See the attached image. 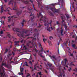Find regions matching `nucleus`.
Wrapping results in <instances>:
<instances>
[{
  "label": "nucleus",
  "instance_id": "obj_1",
  "mask_svg": "<svg viewBox=\"0 0 77 77\" xmlns=\"http://www.w3.org/2000/svg\"><path fill=\"white\" fill-rule=\"evenodd\" d=\"M40 21H43L44 23H46L44 24V25H45V26H46L47 27V28H45V30H47L49 32H51V30L50 29H51L52 30H53V27H49V26H50H50H51V23H53V21L51 20H50L48 21V19L47 17L45 16H42L41 17V18L40 19Z\"/></svg>",
  "mask_w": 77,
  "mask_h": 77
},
{
  "label": "nucleus",
  "instance_id": "obj_2",
  "mask_svg": "<svg viewBox=\"0 0 77 77\" xmlns=\"http://www.w3.org/2000/svg\"><path fill=\"white\" fill-rule=\"evenodd\" d=\"M13 30L15 32H18V34H17V35L18 36H21V37H23V36H29V34H27V35H24L25 34H27L29 32H31L32 31V29L30 28L28 31H26V32H24L23 31L22 32L20 31V29L18 28H13Z\"/></svg>",
  "mask_w": 77,
  "mask_h": 77
},
{
  "label": "nucleus",
  "instance_id": "obj_3",
  "mask_svg": "<svg viewBox=\"0 0 77 77\" xmlns=\"http://www.w3.org/2000/svg\"><path fill=\"white\" fill-rule=\"evenodd\" d=\"M38 46L40 49L41 48H42V49L41 50L38 52V55H39V56H40L42 57H43V58H44L45 57L44 56H42V54L43 53V51L44 50V49H43V48L42 47V45H41V43H39Z\"/></svg>",
  "mask_w": 77,
  "mask_h": 77
},
{
  "label": "nucleus",
  "instance_id": "obj_4",
  "mask_svg": "<svg viewBox=\"0 0 77 77\" xmlns=\"http://www.w3.org/2000/svg\"><path fill=\"white\" fill-rule=\"evenodd\" d=\"M33 8H34V11H36L37 12V14L38 17V18H39L40 16H41V11H40L39 10L37 11L36 9H35V5H33V4H32Z\"/></svg>",
  "mask_w": 77,
  "mask_h": 77
},
{
  "label": "nucleus",
  "instance_id": "obj_5",
  "mask_svg": "<svg viewBox=\"0 0 77 77\" xmlns=\"http://www.w3.org/2000/svg\"><path fill=\"white\" fill-rule=\"evenodd\" d=\"M33 9L31 8L30 9L29 8V7H28V11H30V12H29V13H31V14L30 15V17L31 16H32V17L31 19V21H32V20L33 18H34V16H33V14H32V12H33V10H32Z\"/></svg>",
  "mask_w": 77,
  "mask_h": 77
},
{
  "label": "nucleus",
  "instance_id": "obj_6",
  "mask_svg": "<svg viewBox=\"0 0 77 77\" xmlns=\"http://www.w3.org/2000/svg\"><path fill=\"white\" fill-rule=\"evenodd\" d=\"M50 10L52 11L54 13H58L59 12V10L55 8H50Z\"/></svg>",
  "mask_w": 77,
  "mask_h": 77
},
{
  "label": "nucleus",
  "instance_id": "obj_7",
  "mask_svg": "<svg viewBox=\"0 0 77 77\" xmlns=\"http://www.w3.org/2000/svg\"><path fill=\"white\" fill-rule=\"evenodd\" d=\"M13 18H17V17L16 16H10L8 17V22H11V21L12 19Z\"/></svg>",
  "mask_w": 77,
  "mask_h": 77
},
{
  "label": "nucleus",
  "instance_id": "obj_8",
  "mask_svg": "<svg viewBox=\"0 0 77 77\" xmlns=\"http://www.w3.org/2000/svg\"><path fill=\"white\" fill-rule=\"evenodd\" d=\"M7 36H8L9 38H10L11 40L12 39V38L13 39V41H14V40H15V39H17V38H15L14 37L12 36L10 34H8L7 35Z\"/></svg>",
  "mask_w": 77,
  "mask_h": 77
},
{
  "label": "nucleus",
  "instance_id": "obj_9",
  "mask_svg": "<svg viewBox=\"0 0 77 77\" xmlns=\"http://www.w3.org/2000/svg\"><path fill=\"white\" fill-rule=\"evenodd\" d=\"M20 70L21 72H19L18 74L19 75H23V71H24V68H20Z\"/></svg>",
  "mask_w": 77,
  "mask_h": 77
},
{
  "label": "nucleus",
  "instance_id": "obj_10",
  "mask_svg": "<svg viewBox=\"0 0 77 77\" xmlns=\"http://www.w3.org/2000/svg\"><path fill=\"white\" fill-rule=\"evenodd\" d=\"M1 67H0V75H1L0 77H3V76H4V75H5V76H6V74L5 73H3L1 72Z\"/></svg>",
  "mask_w": 77,
  "mask_h": 77
},
{
  "label": "nucleus",
  "instance_id": "obj_11",
  "mask_svg": "<svg viewBox=\"0 0 77 77\" xmlns=\"http://www.w3.org/2000/svg\"><path fill=\"white\" fill-rule=\"evenodd\" d=\"M21 12H22V10L20 11H17V15H20L21 14Z\"/></svg>",
  "mask_w": 77,
  "mask_h": 77
},
{
  "label": "nucleus",
  "instance_id": "obj_12",
  "mask_svg": "<svg viewBox=\"0 0 77 77\" xmlns=\"http://www.w3.org/2000/svg\"><path fill=\"white\" fill-rule=\"evenodd\" d=\"M26 21H27L25 20L24 19L23 20V21L21 23L22 26H24V23H26Z\"/></svg>",
  "mask_w": 77,
  "mask_h": 77
},
{
  "label": "nucleus",
  "instance_id": "obj_13",
  "mask_svg": "<svg viewBox=\"0 0 77 77\" xmlns=\"http://www.w3.org/2000/svg\"><path fill=\"white\" fill-rule=\"evenodd\" d=\"M39 35V33H35L33 35L34 36V37H35L36 36L37 38H38V35Z\"/></svg>",
  "mask_w": 77,
  "mask_h": 77
},
{
  "label": "nucleus",
  "instance_id": "obj_14",
  "mask_svg": "<svg viewBox=\"0 0 77 77\" xmlns=\"http://www.w3.org/2000/svg\"><path fill=\"white\" fill-rule=\"evenodd\" d=\"M62 15L63 16H61V18L62 20V24H63V22H64V20H63V18H64V15H63V14H62Z\"/></svg>",
  "mask_w": 77,
  "mask_h": 77
},
{
  "label": "nucleus",
  "instance_id": "obj_15",
  "mask_svg": "<svg viewBox=\"0 0 77 77\" xmlns=\"http://www.w3.org/2000/svg\"><path fill=\"white\" fill-rule=\"evenodd\" d=\"M48 12V14H49L50 16H54L53 14L50 11H49Z\"/></svg>",
  "mask_w": 77,
  "mask_h": 77
},
{
  "label": "nucleus",
  "instance_id": "obj_16",
  "mask_svg": "<svg viewBox=\"0 0 77 77\" xmlns=\"http://www.w3.org/2000/svg\"><path fill=\"white\" fill-rule=\"evenodd\" d=\"M63 26H64L65 30L67 31L68 30V29H67V26H66V24H65V23H64L63 24Z\"/></svg>",
  "mask_w": 77,
  "mask_h": 77
},
{
  "label": "nucleus",
  "instance_id": "obj_17",
  "mask_svg": "<svg viewBox=\"0 0 77 77\" xmlns=\"http://www.w3.org/2000/svg\"><path fill=\"white\" fill-rule=\"evenodd\" d=\"M68 53H69V54H68L69 56H72V57H73V54H72L69 51Z\"/></svg>",
  "mask_w": 77,
  "mask_h": 77
},
{
  "label": "nucleus",
  "instance_id": "obj_18",
  "mask_svg": "<svg viewBox=\"0 0 77 77\" xmlns=\"http://www.w3.org/2000/svg\"><path fill=\"white\" fill-rule=\"evenodd\" d=\"M19 42H20L19 41H15L14 42V43H15L14 45H17L18 43H19Z\"/></svg>",
  "mask_w": 77,
  "mask_h": 77
},
{
  "label": "nucleus",
  "instance_id": "obj_19",
  "mask_svg": "<svg viewBox=\"0 0 77 77\" xmlns=\"http://www.w3.org/2000/svg\"><path fill=\"white\" fill-rule=\"evenodd\" d=\"M63 29H61L60 30V34L61 36H63Z\"/></svg>",
  "mask_w": 77,
  "mask_h": 77
},
{
  "label": "nucleus",
  "instance_id": "obj_20",
  "mask_svg": "<svg viewBox=\"0 0 77 77\" xmlns=\"http://www.w3.org/2000/svg\"><path fill=\"white\" fill-rule=\"evenodd\" d=\"M16 8H17V5L15 4L14 7V8H13V10H17V9Z\"/></svg>",
  "mask_w": 77,
  "mask_h": 77
},
{
  "label": "nucleus",
  "instance_id": "obj_21",
  "mask_svg": "<svg viewBox=\"0 0 77 77\" xmlns=\"http://www.w3.org/2000/svg\"><path fill=\"white\" fill-rule=\"evenodd\" d=\"M52 58L55 59V60H56V56H54V55H53L51 57V59Z\"/></svg>",
  "mask_w": 77,
  "mask_h": 77
},
{
  "label": "nucleus",
  "instance_id": "obj_22",
  "mask_svg": "<svg viewBox=\"0 0 77 77\" xmlns=\"http://www.w3.org/2000/svg\"><path fill=\"white\" fill-rule=\"evenodd\" d=\"M65 15H66V17L67 18H69V15L68 14H65Z\"/></svg>",
  "mask_w": 77,
  "mask_h": 77
},
{
  "label": "nucleus",
  "instance_id": "obj_23",
  "mask_svg": "<svg viewBox=\"0 0 77 77\" xmlns=\"http://www.w3.org/2000/svg\"><path fill=\"white\" fill-rule=\"evenodd\" d=\"M38 30L40 31V30H39V29H34V32H38Z\"/></svg>",
  "mask_w": 77,
  "mask_h": 77
},
{
  "label": "nucleus",
  "instance_id": "obj_24",
  "mask_svg": "<svg viewBox=\"0 0 77 77\" xmlns=\"http://www.w3.org/2000/svg\"><path fill=\"white\" fill-rule=\"evenodd\" d=\"M64 61H65V64L63 65L64 66H65L66 63V62H67V60L66 59H65Z\"/></svg>",
  "mask_w": 77,
  "mask_h": 77
},
{
  "label": "nucleus",
  "instance_id": "obj_25",
  "mask_svg": "<svg viewBox=\"0 0 77 77\" xmlns=\"http://www.w3.org/2000/svg\"><path fill=\"white\" fill-rule=\"evenodd\" d=\"M59 5V3H56L55 4H51V5H52V6H55V5Z\"/></svg>",
  "mask_w": 77,
  "mask_h": 77
},
{
  "label": "nucleus",
  "instance_id": "obj_26",
  "mask_svg": "<svg viewBox=\"0 0 77 77\" xmlns=\"http://www.w3.org/2000/svg\"><path fill=\"white\" fill-rule=\"evenodd\" d=\"M48 65L49 67L50 68V67H51V65H52V64L51 63H48Z\"/></svg>",
  "mask_w": 77,
  "mask_h": 77
},
{
  "label": "nucleus",
  "instance_id": "obj_27",
  "mask_svg": "<svg viewBox=\"0 0 77 77\" xmlns=\"http://www.w3.org/2000/svg\"><path fill=\"white\" fill-rule=\"evenodd\" d=\"M39 26H37L38 29H39V28H40L41 26H42V25H40V24L39 23Z\"/></svg>",
  "mask_w": 77,
  "mask_h": 77
},
{
  "label": "nucleus",
  "instance_id": "obj_28",
  "mask_svg": "<svg viewBox=\"0 0 77 77\" xmlns=\"http://www.w3.org/2000/svg\"><path fill=\"white\" fill-rule=\"evenodd\" d=\"M2 66H3V65H5V66H6L7 65L6 64V63H2Z\"/></svg>",
  "mask_w": 77,
  "mask_h": 77
},
{
  "label": "nucleus",
  "instance_id": "obj_29",
  "mask_svg": "<svg viewBox=\"0 0 77 77\" xmlns=\"http://www.w3.org/2000/svg\"><path fill=\"white\" fill-rule=\"evenodd\" d=\"M34 70H36V65H35L34 67Z\"/></svg>",
  "mask_w": 77,
  "mask_h": 77
},
{
  "label": "nucleus",
  "instance_id": "obj_30",
  "mask_svg": "<svg viewBox=\"0 0 77 77\" xmlns=\"http://www.w3.org/2000/svg\"><path fill=\"white\" fill-rule=\"evenodd\" d=\"M23 45H24L23 48H25V50H27V48H26V46L24 45V44H23Z\"/></svg>",
  "mask_w": 77,
  "mask_h": 77
},
{
  "label": "nucleus",
  "instance_id": "obj_31",
  "mask_svg": "<svg viewBox=\"0 0 77 77\" xmlns=\"http://www.w3.org/2000/svg\"><path fill=\"white\" fill-rule=\"evenodd\" d=\"M8 51V49L6 48L5 50V52L4 54H6V52Z\"/></svg>",
  "mask_w": 77,
  "mask_h": 77
},
{
  "label": "nucleus",
  "instance_id": "obj_32",
  "mask_svg": "<svg viewBox=\"0 0 77 77\" xmlns=\"http://www.w3.org/2000/svg\"><path fill=\"white\" fill-rule=\"evenodd\" d=\"M25 66H29L28 65L27 63V62H25Z\"/></svg>",
  "mask_w": 77,
  "mask_h": 77
},
{
  "label": "nucleus",
  "instance_id": "obj_33",
  "mask_svg": "<svg viewBox=\"0 0 77 77\" xmlns=\"http://www.w3.org/2000/svg\"><path fill=\"white\" fill-rule=\"evenodd\" d=\"M33 54L34 56H35V57H36V53H33Z\"/></svg>",
  "mask_w": 77,
  "mask_h": 77
},
{
  "label": "nucleus",
  "instance_id": "obj_34",
  "mask_svg": "<svg viewBox=\"0 0 77 77\" xmlns=\"http://www.w3.org/2000/svg\"><path fill=\"white\" fill-rule=\"evenodd\" d=\"M38 74H39V75H42V74H41V72H38Z\"/></svg>",
  "mask_w": 77,
  "mask_h": 77
},
{
  "label": "nucleus",
  "instance_id": "obj_35",
  "mask_svg": "<svg viewBox=\"0 0 77 77\" xmlns=\"http://www.w3.org/2000/svg\"><path fill=\"white\" fill-rule=\"evenodd\" d=\"M72 70V69L71 68H69V69H68V71H69V72H71V71Z\"/></svg>",
  "mask_w": 77,
  "mask_h": 77
},
{
  "label": "nucleus",
  "instance_id": "obj_36",
  "mask_svg": "<svg viewBox=\"0 0 77 77\" xmlns=\"http://www.w3.org/2000/svg\"><path fill=\"white\" fill-rule=\"evenodd\" d=\"M73 71L77 72V68H76L75 69H73Z\"/></svg>",
  "mask_w": 77,
  "mask_h": 77
},
{
  "label": "nucleus",
  "instance_id": "obj_37",
  "mask_svg": "<svg viewBox=\"0 0 77 77\" xmlns=\"http://www.w3.org/2000/svg\"><path fill=\"white\" fill-rule=\"evenodd\" d=\"M29 63H30V64H31L32 66H33V64H32V62H31V61H29Z\"/></svg>",
  "mask_w": 77,
  "mask_h": 77
},
{
  "label": "nucleus",
  "instance_id": "obj_38",
  "mask_svg": "<svg viewBox=\"0 0 77 77\" xmlns=\"http://www.w3.org/2000/svg\"><path fill=\"white\" fill-rule=\"evenodd\" d=\"M68 41H66V42L64 43V44L65 45H66V44H68Z\"/></svg>",
  "mask_w": 77,
  "mask_h": 77
},
{
  "label": "nucleus",
  "instance_id": "obj_39",
  "mask_svg": "<svg viewBox=\"0 0 77 77\" xmlns=\"http://www.w3.org/2000/svg\"><path fill=\"white\" fill-rule=\"evenodd\" d=\"M48 42L49 45H50L51 44V42L49 41H48Z\"/></svg>",
  "mask_w": 77,
  "mask_h": 77
},
{
  "label": "nucleus",
  "instance_id": "obj_40",
  "mask_svg": "<svg viewBox=\"0 0 77 77\" xmlns=\"http://www.w3.org/2000/svg\"><path fill=\"white\" fill-rule=\"evenodd\" d=\"M72 47H73V48H74V47H75V44H73L72 45Z\"/></svg>",
  "mask_w": 77,
  "mask_h": 77
},
{
  "label": "nucleus",
  "instance_id": "obj_41",
  "mask_svg": "<svg viewBox=\"0 0 77 77\" xmlns=\"http://www.w3.org/2000/svg\"><path fill=\"white\" fill-rule=\"evenodd\" d=\"M1 9V10H4V9H3V5H2Z\"/></svg>",
  "mask_w": 77,
  "mask_h": 77
},
{
  "label": "nucleus",
  "instance_id": "obj_42",
  "mask_svg": "<svg viewBox=\"0 0 77 77\" xmlns=\"http://www.w3.org/2000/svg\"><path fill=\"white\" fill-rule=\"evenodd\" d=\"M3 30H2L1 32H0V34L1 35H2V34H3Z\"/></svg>",
  "mask_w": 77,
  "mask_h": 77
},
{
  "label": "nucleus",
  "instance_id": "obj_43",
  "mask_svg": "<svg viewBox=\"0 0 77 77\" xmlns=\"http://www.w3.org/2000/svg\"><path fill=\"white\" fill-rule=\"evenodd\" d=\"M1 68H2V69H4V67L3 66H2V65H1Z\"/></svg>",
  "mask_w": 77,
  "mask_h": 77
},
{
  "label": "nucleus",
  "instance_id": "obj_44",
  "mask_svg": "<svg viewBox=\"0 0 77 77\" xmlns=\"http://www.w3.org/2000/svg\"><path fill=\"white\" fill-rule=\"evenodd\" d=\"M16 50L17 49H16V48H14L13 49V51H16Z\"/></svg>",
  "mask_w": 77,
  "mask_h": 77
},
{
  "label": "nucleus",
  "instance_id": "obj_45",
  "mask_svg": "<svg viewBox=\"0 0 77 77\" xmlns=\"http://www.w3.org/2000/svg\"><path fill=\"white\" fill-rule=\"evenodd\" d=\"M45 41H47V39H43V41L44 42V43H45Z\"/></svg>",
  "mask_w": 77,
  "mask_h": 77
},
{
  "label": "nucleus",
  "instance_id": "obj_46",
  "mask_svg": "<svg viewBox=\"0 0 77 77\" xmlns=\"http://www.w3.org/2000/svg\"><path fill=\"white\" fill-rule=\"evenodd\" d=\"M29 45H30V44H29V43H27L26 44V45L28 47H29Z\"/></svg>",
  "mask_w": 77,
  "mask_h": 77
},
{
  "label": "nucleus",
  "instance_id": "obj_47",
  "mask_svg": "<svg viewBox=\"0 0 77 77\" xmlns=\"http://www.w3.org/2000/svg\"><path fill=\"white\" fill-rule=\"evenodd\" d=\"M30 20H29L28 21V24H30Z\"/></svg>",
  "mask_w": 77,
  "mask_h": 77
},
{
  "label": "nucleus",
  "instance_id": "obj_48",
  "mask_svg": "<svg viewBox=\"0 0 77 77\" xmlns=\"http://www.w3.org/2000/svg\"><path fill=\"white\" fill-rule=\"evenodd\" d=\"M37 68H38L40 69H42V68H40L38 66H37Z\"/></svg>",
  "mask_w": 77,
  "mask_h": 77
},
{
  "label": "nucleus",
  "instance_id": "obj_49",
  "mask_svg": "<svg viewBox=\"0 0 77 77\" xmlns=\"http://www.w3.org/2000/svg\"><path fill=\"white\" fill-rule=\"evenodd\" d=\"M35 51L36 53H37V52L38 51V50L36 49V48H35Z\"/></svg>",
  "mask_w": 77,
  "mask_h": 77
},
{
  "label": "nucleus",
  "instance_id": "obj_50",
  "mask_svg": "<svg viewBox=\"0 0 77 77\" xmlns=\"http://www.w3.org/2000/svg\"><path fill=\"white\" fill-rule=\"evenodd\" d=\"M3 71H2V73H5V70H4V69H3Z\"/></svg>",
  "mask_w": 77,
  "mask_h": 77
},
{
  "label": "nucleus",
  "instance_id": "obj_51",
  "mask_svg": "<svg viewBox=\"0 0 77 77\" xmlns=\"http://www.w3.org/2000/svg\"><path fill=\"white\" fill-rule=\"evenodd\" d=\"M73 27H74V28H77V26H75V25H74L73 26Z\"/></svg>",
  "mask_w": 77,
  "mask_h": 77
},
{
  "label": "nucleus",
  "instance_id": "obj_52",
  "mask_svg": "<svg viewBox=\"0 0 77 77\" xmlns=\"http://www.w3.org/2000/svg\"><path fill=\"white\" fill-rule=\"evenodd\" d=\"M57 25H59V24L60 25V23H59V22L57 21Z\"/></svg>",
  "mask_w": 77,
  "mask_h": 77
},
{
  "label": "nucleus",
  "instance_id": "obj_53",
  "mask_svg": "<svg viewBox=\"0 0 77 77\" xmlns=\"http://www.w3.org/2000/svg\"><path fill=\"white\" fill-rule=\"evenodd\" d=\"M60 75L61 77H62V73H61L60 74Z\"/></svg>",
  "mask_w": 77,
  "mask_h": 77
},
{
  "label": "nucleus",
  "instance_id": "obj_54",
  "mask_svg": "<svg viewBox=\"0 0 77 77\" xmlns=\"http://www.w3.org/2000/svg\"><path fill=\"white\" fill-rule=\"evenodd\" d=\"M72 63L73 62H72L71 63H70V65H73V66H74V64H72Z\"/></svg>",
  "mask_w": 77,
  "mask_h": 77
},
{
  "label": "nucleus",
  "instance_id": "obj_55",
  "mask_svg": "<svg viewBox=\"0 0 77 77\" xmlns=\"http://www.w3.org/2000/svg\"><path fill=\"white\" fill-rule=\"evenodd\" d=\"M11 54H9L8 55V57H9V56H11Z\"/></svg>",
  "mask_w": 77,
  "mask_h": 77
},
{
  "label": "nucleus",
  "instance_id": "obj_56",
  "mask_svg": "<svg viewBox=\"0 0 77 77\" xmlns=\"http://www.w3.org/2000/svg\"><path fill=\"white\" fill-rule=\"evenodd\" d=\"M11 54H9L8 55V57H9V56H11Z\"/></svg>",
  "mask_w": 77,
  "mask_h": 77
},
{
  "label": "nucleus",
  "instance_id": "obj_57",
  "mask_svg": "<svg viewBox=\"0 0 77 77\" xmlns=\"http://www.w3.org/2000/svg\"><path fill=\"white\" fill-rule=\"evenodd\" d=\"M29 59L30 60H32V57L31 56L30 57Z\"/></svg>",
  "mask_w": 77,
  "mask_h": 77
},
{
  "label": "nucleus",
  "instance_id": "obj_58",
  "mask_svg": "<svg viewBox=\"0 0 77 77\" xmlns=\"http://www.w3.org/2000/svg\"><path fill=\"white\" fill-rule=\"evenodd\" d=\"M8 42H11V44H12V42H11V40H9Z\"/></svg>",
  "mask_w": 77,
  "mask_h": 77
},
{
  "label": "nucleus",
  "instance_id": "obj_59",
  "mask_svg": "<svg viewBox=\"0 0 77 77\" xmlns=\"http://www.w3.org/2000/svg\"><path fill=\"white\" fill-rule=\"evenodd\" d=\"M45 72L46 73H48V72L47 71V70H45Z\"/></svg>",
  "mask_w": 77,
  "mask_h": 77
},
{
  "label": "nucleus",
  "instance_id": "obj_60",
  "mask_svg": "<svg viewBox=\"0 0 77 77\" xmlns=\"http://www.w3.org/2000/svg\"><path fill=\"white\" fill-rule=\"evenodd\" d=\"M28 75L26 76V77H29V76H30V74H29L28 73Z\"/></svg>",
  "mask_w": 77,
  "mask_h": 77
},
{
  "label": "nucleus",
  "instance_id": "obj_61",
  "mask_svg": "<svg viewBox=\"0 0 77 77\" xmlns=\"http://www.w3.org/2000/svg\"><path fill=\"white\" fill-rule=\"evenodd\" d=\"M29 1L30 2H31V3H33V1H32V0H30Z\"/></svg>",
  "mask_w": 77,
  "mask_h": 77
},
{
  "label": "nucleus",
  "instance_id": "obj_62",
  "mask_svg": "<svg viewBox=\"0 0 77 77\" xmlns=\"http://www.w3.org/2000/svg\"><path fill=\"white\" fill-rule=\"evenodd\" d=\"M11 4V1H10L9 4H8V5H9Z\"/></svg>",
  "mask_w": 77,
  "mask_h": 77
},
{
  "label": "nucleus",
  "instance_id": "obj_63",
  "mask_svg": "<svg viewBox=\"0 0 77 77\" xmlns=\"http://www.w3.org/2000/svg\"><path fill=\"white\" fill-rule=\"evenodd\" d=\"M29 38H33V37H28L27 39H29Z\"/></svg>",
  "mask_w": 77,
  "mask_h": 77
},
{
  "label": "nucleus",
  "instance_id": "obj_64",
  "mask_svg": "<svg viewBox=\"0 0 77 77\" xmlns=\"http://www.w3.org/2000/svg\"><path fill=\"white\" fill-rule=\"evenodd\" d=\"M75 40L76 41H77V37H75Z\"/></svg>",
  "mask_w": 77,
  "mask_h": 77
}]
</instances>
